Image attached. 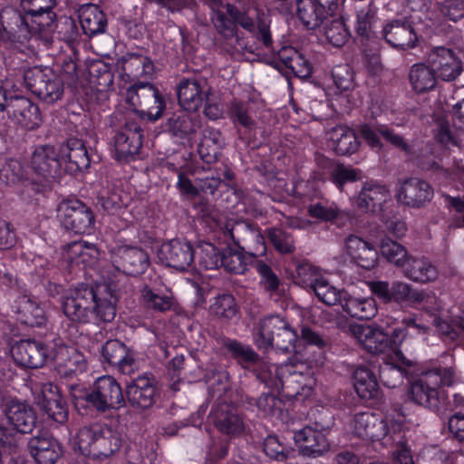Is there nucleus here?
Instances as JSON below:
<instances>
[{
  "label": "nucleus",
  "instance_id": "obj_1",
  "mask_svg": "<svg viewBox=\"0 0 464 464\" xmlns=\"http://www.w3.org/2000/svg\"><path fill=\"white\" fill-rule=\"evenodd\" d=\"M204 3L210 9V21L217 33L226 40L235 37V53H253L244 37L239 35L238 26L251 34L264 48L273 49L270 20L263 13L238 8L227 0H204Z\"/></svg>",
  "mask_w": 464,
  "mask_h": 464
},
{
  "label": "nucleus",
  "instance_id": "obj_2",
  "mask_svg": "<svg viewBox=\"0 0 464 464\" xmlns=\"http://www.w3.org/2000/svg\"><path fill=\"white\" fill-rule=\"evenodd\" d=\"M455 374L451 368H435L423 372L411 382L408 389L409 399L444 416L450 411L443 392L438 391L439 385L450 386L454 382Z\"/></svg>",
  "mask_w": 464,
  "mask_h": 464
},
{
  "label": "nucleus",
  "instance_id": "obj_3",
  "mask_svg": "<svg viewBox=\"0 0 464 464\" xmlns=\"http://www.w3.org/2000/svg\"><path fill=\"white\" fill-rule=\"evenodd\" d=\"M122 444L121 434L106 425L92 424L80 428L72 440L74 450L94 459H103L117 452Z\"/></svg>",
  "mask_w": 464,
  "mask_h": 464
},
{
  "label": "nucleus",
  "instance_id": "obj_4",
  "mask_svg": "<svg viewBox=\"0 0 464 464\" xmlns=\"http://www.w3.org/2000/svg\"><path fill=\"white\" fill-rule=\"evenodd\" d=\"M72 397L76 405L80 401H83L90 408L100 413L119 410L126 405L121 386L114 377L110 375L99 377L89 391L79 396L72 393Z\"/></svg>",
  "mask_w": 464,
  "mask_h": 464
},
{
  "label": "nucleus",
  "instance_id": "obj_5",
  "mask_svg": "<svg viewBox=\"0 0 464 464\" xmlns=\"http://www.w3.org/2000/svg\"><path fill=\"white\" fill-rule=\"evenodd\" d=\"M25 87L46 103H54L63 94V81L50 68L33 67L24 73Z\"/></svg>",
  "mask_w": 464,
  "mask_h": 464
},
{
  "label": "nucleus",
  "instance_id": "obj_6",
  "mask_svg": "<svg viewBox=\"0 0 464 464\" xmlns=\"http://www.w3.org/2000/svg\"><path fill=\"white\" fill-rule=\"evenodd\" d=\"M5 114L15 123L27 130H34L42 121L39 108L30 99L21 95L0 93V121Z\"/></svg>",
  "mask_w": 464,
  "mask_h": 464
},
{
  "label": "nucleus",
  "instance_id": "obj_7",
  "mask_svg": "<svg viewBox=\"0 0 464 464\" xmlns=\"http://www.w3.org/2000/svg\"><path fill=\"white\" fill-rule=\"evenodd\" d=\"M107 275L94 288L93 316L104 323L112 322L116 316V304L123 275L106 272Z\"/></svg>",
  "mask_w": 464,
  "mask_h": 464
},
{
  "label": "nucleus",
  "instance_id": "obj_8",
  "mask_svg": "<svg viewBox=\"0 0 464 464\" xmlns=\"http://www.w3.org/2000/svg\"><path fill=\"white\" fill-rule=\"evenodd\" d=\"M57 218L66 229L76 234H89L94 227L95 219L91 208L77 198H66L60 202Z\"/></svg>",
  "mask_w": 464,
  "mask_h": 464
},
{
  "label": "nucleus",
  "instance_id": "obj_9",
  "mask_svg": "<svg viewBox=\"0 0 464 464\" xmlns=\"http://www.w3.org/2000/svg\"><path fill=\"white\" fill-rule=\"evenodd\" d=\"M370 289L384 304L397 303L415 306L424 302L427 294L402 281H394L390 285L386 281H372Z\"/></svg>",
  "mask_w": 464,
  "mask_h": 464
},
{
  "label": "nucleus",
  "instance_id": "obj_10",
  "mask_svg": "<svg viewBox=\"0 0 464 464\" xmlns=\"http://www.w3.org/2000/svg\"><path fill=\"white\" fill-rule=\"evenodd\" d=\"M94 288L81 285L63 297L62 308L64 315L72 322L87 324L93 316Z\"/></svg>",
  "mask_w": 464,
  "mask_h": 464
},
{
  "label": "nucleus",
  "instance_id": "obj_11",
  "mask_svg": "<svg viewBox=\"0 0 464 464\" xmlns=\"http://www.w3.org/2000/svg\"><path fill=\"white\" fill-rule=\"evenodd\" d=\"M142 130L135 120L127 119L113 137L114 157L128 162L135 159L142 146Z\"/></svg>",
  "mask_w": 464,
  "mask_h": 464
},
{
  "label": "nucleus",
  "instance_id": "obj_12",
  "mask_svg": "<svg viewBox=\"0 0 464 464\" xmlns=\"http://www.w3.org/2000/svg\"><path fill=\"white\" fill-rule=\"evenodd\" d=\"M129 97L150 121H157L162 116L166 103L160 92L153 84L150 82L133 84L129 90Z\"/></svg>",
  "mask_w": 464,
  "mask_h": 464
},
{
  "label": "nucleus",
  "instance_id": "obj_13",
  "mask_svg": "<svg viewBox=\"0 0 464 464\" xmlns=\"http://www.w3.org/2000/svg\"><path fill=\"white\" fill-rule=\"evenodd\" d=\"M314 425H307L295 431L294 440L301 454L316 458L330 449V443L324 434L329 425L322 421H315Z\"/></svg>",
  "mask_w": 464,
  "mask_h": 464
},
{
  "label": "nucleus",
  "instance_id": "obj_14",
  "mask_svg": "<svg viewBox=\"0 0 464 464\" xmlns=\"http://www.w3.org/2000/svg\"><path fill=\"white\" fill-rule=\"evenodd\" d=\"M427 63L432 66L437 79L444 82L455 81L463 72L460 57L450 48L437 46L430 50Z\"/></svg>",
  "mask_w": 464,
  "mask_h": 464
},
{
  "label": "nucleus",
  "instance_id": "obj_15",
  "mask_svg": "<svg viewBox=\"0 0 464 464\" xmlns=\"http://www.w3.org/2000/svg\"><path fill=\"white\" fill-rule=\"evenodd\" d=\"M111 261L118 271L132 276L141 275L150 266L149 256L143 249L129 246L116 247Z\"/></svg>",
  "mask_w": 464,
  "mask_h": 464
},
{
  "label": "nucleus",
  "instance_id": "obj_16",
  "mask_svg": "<svg viewBox=\"0 0 464 464\" xmlns=\"http://www.w3.org/2000/svg\"><path fill=\"white\" fill-rule=\"evenodd\" d=\"M14 362L25 368H40L51 357L49 347L41 341L21 340L11 348Z\"/></svg>",
  "mask_w": 464,
  "mask_h": 464
},
{
  "label": "nucleus",
  "instance_id": "obj_17",
  "mask_svg": "<svg viewBox=\"0 0 464 464\" xmlns=\"http://www.w3.org/2000/svg\"><path fill=\"white\" fill-rule=\"evenodd\" d=\"M283 375L282 390L288 397L307 398L312 394L313 388L315 384L314 378L309 373H304L297 369V366L285 363L281 364V372Z\"/></svg>",
  "mask_w": 464,
  "mask_h": 464
},
{
  "label": "nucleus",
  "instance_id": "obj_18",
  "mask_svg": "<svg viewBox=\"0 0 464 464\" xmlns=\"http://www.w3.org/2000/svg\"><path fill=\"white\" fill-rule=\"evenodd\" d=\"M433 196L434 190L431 185L424 179L414 177L401 183L397 199L407 207L421 208L431 201Z\"/></svg>",
  "mask_w": 464,
  "mask_h": 464
},
{
  "label": "nucleus",
  "instance_id": "obj_19",
  "mask_svg": "<svg viewBox=\"0 0 464 464\" xmlns=\"http://www.w3.org/2000/svg\"><path fill=\"white\" fill-rule=\"evenodd\" d=\"M0 21L5 39L10 41H22L27 39L30 34L40 32L33 28L26 13L23 14L13 7H5L1 11Z\"/></svg>",
  "mask_w": 464,
  "mask_h": 464
},
{
  "label": "nucleus",
  "instance_id": "obj_20",
  "mask_svg": "<svg viewBox=\"0 0 464 464\" xmlns=\"http://www.w3.org/2000/svg\"><path fill=\"white\" fill-rule=\"evenodd\" d=\"M159 258L168 266L184 271L194 261V250L189 242L172 239L161 245Z\"/></svg>",
  "mask_w": 464,
  "mask_h": 464
},
{
  "label": "nucleus",
  "instance_id": "obj_21",
  "mask_svg": "<svg viewBox=\"0 0 464 464\" xmlns=\"http://www.w3.org/2000/svg\"><path fill=\"white\" fill-rule=\"evenodd\" d=\"M101 353L105 362L116 367L123 374L131 375L138 369L134 353L117 339L107 341L102 346Z\"/></svg>",
  "mask_w": 464,
  "mask_h": 464
},
{
  "label": "nucleus",
  "instance_id": "obj_22",
  "mask_svg": "<svg viewBox=\"0 0 464 464\" xmlns=\"http://www.w3.org/2000/svg\"><path fill=\"white\" fill-rule=\"evenodd\" d=\"M353 336L366 351L374 354H392L391 338L382 329L375 325H354L351 328Z\"/></svg>",
  "mask_w": 464,
  "mask_h": 464
},
{
  "label": "nucleus",
  "instance_id": "obj_23",
  "mask_svg": "<svg viewBox=\"0 0 464 464\" xmlns=\"http://www.w3.org/2000/svg\"><path fill=\"white\" fill-rule=\"evenodd\" d=\"M386 42L392 47L406 50L417 45L418 36L407 17L392 20L382 30Z\"/></svg>",
  "mask_w": 464,
  "mask_h": 464
},
{
  "label": "nucleus",
  "instance_id": "obj_24",
  "mask_svg": "<svg viewBox=\"0 0 464 464\" xmlns=\"http://www.w3.org/2000/svg\"><path fill=\"white\" fill-rule=\"evenodd\" d=\"M16 319L30 327H41L47 323L43 304L30 295H20L12 306Z\"/></svg>",
  "mask_w": 464,
  "mask_h": 464
},
{
  "label": "nucleus",
  "instance_id": "obj_25",
  "mask_svg": "<svg viewBox=\"0 0 464 464\" xmlns=\"http://www.w3.org/2000/svg\"><path fill=\"white\" fill-rule=\"evenodd\" d=\"M411 366L413 362L407 359L401 351H397L395 355L389 354L384 358L383 365L380 366V379L388 388H396L408 377V368Z\"/></svg>",
  "mask_w": 464,
  "mask_h": 464
},
{
  "label": "nucleus",
  "instance_id": "obj_26",
  "mask_svg": "<svg viewBox=\"0 0 464 464\" xmlns=\"http://www.w3.org/2000/svg\"><path fill=\"white\" fill-rule=\"evenodd\" d=\"M28 449L37 464H54L62 456V448L58 441L44 431L29 440Z\"/></svg>",
  "mask_w": 464,
  "mask_h": 464
},
{
  "label": "nucleus",
  "instance_id": "obj_27",
  "mask_svg": "<svg viewBox=\"0 0 464 464\" xmlns=\"http://www.w3.org/2000/svg\"><path fill=\"white\" fill-rule=\"evenodd\" d=\"M210 417L217 429L224 434L237 436L245 429L243 419L237 410L225 401L213 407Z\"/></svg>",
  "mask_w": 464,
  "mask_h": 464
},
{
  "label": "nucleus",
  "instance_id": "obj_28",
  "mask_svg": "<svg viewBox=\"0 0 464 464\" xmlns=\"http://www.w3.org/2000/svg\"><path fill=\"white\" fill-rule=\"evenodd\" d=\"M36 400V403L50 419L61 424L67 421L68 409L57 386L52 383L44 384L41 395Z\"/></svg>",
  "mask_w": 464,
  "mask_h": 464
},
{
  "label": "nucleus",
  "instance_id": "obj_29",
  "mask_svg": "<svg viewBox=\"0 0 464 464\" xmlns=\"http://www.w3.org/2000/svg\"><path fill=\"white\" fill-rule=\"evenodd\" d=\"M156 394L154 381L145 376L136 378L126 387L127 401L137 410L150 408L155 402Z\"/></svg>",
  "mask_w": 464,
  "mask_h": 464
},
{
  "label": "nucleus",
  "instance_id": "obj_30",
  "mask_svg": "<svg viewBox=\"0 0 464 464\" xmlns=\"http://www.w3.org/2000/svg\"><path fill=\"white\" fill-rule=\"evenodd\" d=\"M390 192L385 185L365 182L354 199L356 208L362 212H376L389 199Z\"/></svg>",
  "mask_w": 464,
  "mask_h": 464
},
{
  "label": "nucleus",
  "instance_id": "obj_31",
  "mask_svg": "<svg viewBox=\"0 0 464 464\" xmlns=\"http://www.w3.org/2000/svg\"><path fill=\"white\" fill-rule=\"evenodd\" d=\"M351 428L355 436L363 440H378L387 433L386 423L369 411L354 414Z\"/></svg>",
  "mask_w": 464,
  "mask_h": 464
},
{
  "label": "nucleus",
  "instance_id": "obj_32",
  "mask_svg": "<svg viewBox=\"0 0 464 464\" xmlns=\"http://www.w3.org/2000/svg\"><path fill=\"white\" fill-rule=\"evenodd\" d=\"M205 82L196 77L183 78L177 86L179 104L188 111H196L202 104Z\"/></svg>",
  "mask_w": 464,
  "mask_h": 464
},
{
  "label": "nucleus",
  "instance_id": "obj_33",
  "mask_svg": "<svg viewBox=\"0 0 464 464\" xmlns=\"http://www.w3.org/2000/svg\"><path fill=\"white\" fill-rule=\"evenodd\" d=\"M53 360L57 372L63 378H72L78 372H82L86 368L83 354L74 347H58L53 355Z\"/></svg>",
  "mask_w": 464,
  "mask_h": 464
},
{
  "label": "nucleus",
  "instance_id": "obj_34",
  "mask_svg": "<svg viewBox=\"0 0 464 464\" xmlns=\"http://www.w3.org/2000/svg\"><path fill=\"white\" fill-rule=\"evenodd\" d=\"M59 156L71 172L86 169L90 166L91 160L84 142L77 138L68 139L60 147Z\"/></svg>",
  "mask_w": 464,
  "mask_h": 464
},
{
  "label": "nucleus",
  "instance_id": "obj_35",
  "mask_svg": "<svg viewBox=\"0 0 464 464\" xmlns=\"http://www.w3.org/2000/svg\"><path fill=\"white\" fill-rule=\"evenodd\" d=\"M344 247L346 254L361 267L369 270L375 266L377 251L370 242L358 236L349 235L344 239Z\"/></svg>",
  "mask_w": 464,
  "mask_h": 464
},
{
  "label": "nucleus",
  "instance_id": "obj_36",
  "mask_svg": "<svg viewBox=\"0 0 464 464\" xmlns=\"http://www.w3.org/2000/svg\"><path fill=\"white\" fill-rule=\"evenodd\" d=\"M21 5L30 17L33 28L38 31L45 30L55 18L53 9L56 5V0H22Z\"/></svg>",
  "mask_w": 464,
  "mask_h": 464
},
{
  "label": "nucleus",
  "instance_id": "obj_37",
  "mask_svg": "<svg viewBox=\"0 0 464 464\" xmlns=\"http://www.w3.org/2000/svg\"><path fill=\"white\" fill-rule=\"evenodd\" d=\"M61 158L54 147L43 145L37 147L32 156V168L44 179L55 177L61 166Z\"/></svg>",
  "mask_w": 464,
  "mask_h": 464
},
{
  "label": "nucleus",
  "instance_id": "obj_38",
  "mask_svg": "<svg viewBox=\"0 0 464 464\" xmlns=\"http://www.w3.org/2000/svg\"><path fill=\"white\" fill-rule=\"evenodd\" d=\"M285 325L280 315H268L258 322L254 331V343L259 350L267 351L274 346L276 333Z\"/></svg>",
  "mask_w": 464,
  "mask_h": 464
},
{
  "label": "nucleus",
  "instance_id": "obj_39",
  "mask_svg": "<svg viewBox=\"0 0 464 464\" xmlns=\"http://www.w3.org/2000/svg\"><path fill=\"white\" fill-rule=\"evenodd\" d=\"M401 272L408 279L421 284L436 280L439 275L437 267L429 258L411 255Z\"/></svg>",
  "mask_w": 464,
  "mask_h": 464
},
{
  "label": "nucleus",
  "instance_id": "obj_40",
  "mask_svg": "<svg viewBox=\"0 0 464 464\" xmlns=\"http://www.w3.org/2000/svg\"><path fill=\"white\" fill-rule=\"evenodd\" d=\"M5 415L9 422L20 433H29L36 424V415L33 408L20 401L8 403L5 409Z\"/></svg>",
  "mask_w": 464,
  "mask_h": 464
},
{
  "label": "nucleus",
  "instance_id": "obj_41",
  "mask_svg": "<svg viewBox=\"0 0 464 464\" xmlns=\"http://www.w3.org/2000/svg\"><path fill=\"white\" fill-rule=\"evenodd\" d=\"M408 80L413 92L423 94L436 87L438 79L429 63L420 62L410 67Z\"/></svg>",
  "mask_w": 464,
  "mask_h": 464
},
{
  "label": "nucleus",
  "instance_id": "obj_42",
  "mask_svg": "<svg viewBox=\"0 0 464 464\" xmlns=\"http://www.w3.org/2000/svg\"><path fill=\"white\" fill-rule=\"evenodd\" d=\"M329 145L337 155L347 156L358 150L360 142L353 130L338 125L329 132Z\"/></svg>",
  "mask_w": 464,
  "mask_h": 464
},
{
  "label": "nucleus",
  "instance_id": "obj_43",
  "mask_svg": "<svg viewBox=\"0 0 464 464\" xmlns=\"http://www.w3.org/2000/svg\"><path fill=\"white\" fill-rule=\"evenodd\" d=\"M96 246L86 241H74L67 245L63 257L72 264L92 266L99 258Z\"/></svg>",
  "mask_w": 464,
  "mask_h": 464
},
{
  "label": "nucleus",
  "instance_id": "obj_44",
  "mask_svg": "<svg viewBox=\"0 0 464 464\" xmlns=\"http://www.w3.org/2000/svg\"><path fill=\"white\" fill-rule=\"evenodd\" d=\"M224 144V137L218 130L213 128L204 130L198 148L201 160L207 164L216 162Z\"/></svg>",
  "mask_w": 464,
  "mask_h": 464
},
{
  "label": "nucleus",
  "instance_id": "obj_45",
  "mask_svg": "<svg viewBox=\"0 0 464 464\" xmlns=\"http://www.w3.org/2000/svg\"><path fill=\"white\" fill-rule=\"evenodd\" d=\"M296 13L301 23L310 30L318 28L331 16L313 0H296Z\"/></svg>",
  "mask_w": 464,
  "mask_h": 464
},
{
  "label": "nucleus",
  "instance_id": "obj_46",
  "mask_svg": "<svg viewBox=\"0 0 464 464\" xmlns=\"http://www.w3.org/2000/svg\"><path fill=\"white\" fill-rule=\"evenodd\" d=\"M223 347L230 356L244 369L255 368L260 361V356L254 349L237 340L226 338L222 341Z\"/></svg>",
  "mask_w": 464,
  "mask_h": 464
},
{
  "label": "nucleus",
  "instance_id": "obj_47",
  "mask_svg": "<svg viewBox=\"0 0 464 464\" xmlns=\"http://www.w3.org/2000/svg\"><path fill=\"white\" fill-rule=\"evenodd\" d=\"M342 307L350 316L359 320H370L377 314L376 304L372 298L353 297L348 293Z\"/></svg>",
  "mask_w": 464,
  "mask_h": 464
},
{
  "label": "nucleus",
  "instance_id": "obj_48",
  "mask_svg": "<svg viewBox=\"0 0 464 464\" xmlns=\"http://www.w3.org/2000/svg\"><path fill=\"white\" fill-rule=\"evenodd\" d=\"M319 164L329 168V179L340 190L343 189L346 183L354 182L362 179V171L351 166L334 164L326 158L320 159Z\"/></svg>",
  "mask_w": 464,
  "mask_h": 464
},
{
  "label": "nucleus",
  "instance_id": "obj_49",
  "mask_svg": "<svg viewBox=\"0 0 464 464\" xmlns=\"http://www.w3.org/2000/svg\"><path fill=\"white\" fill-rule=\"evenodd\" d=\"M79 18L82 28L88 36H93L105 30V15L95 5L82 6L80 9Z\"/></svg>",
  "mask_w": 464,
  "mask_h": 464
},
{
  "label": "nucleus",
  "instance_id": "obj_50",
  "mask_svg": "<svg viewBox=\"0 0 464 464\" xmlns=\"http://www.w3.org/2000/svg\"><path fill=\"white\" fill-rule=\"evenodd\" d=\"M353 386L362 399H372L378 394V382L373 372L367 367H359L354 371Z\"/></svg>",
  "mask_w": 464,
  "mask_h": 464
},
{
  "label": "nucleus",
  "instance_id": "obj_51",
  "mask_svg": "<svg viewBox=\"0 0 464 464\" xmlns=\"http://www.w3.org/2000/svg\"><path fill=\"white\" fill-rule=\"evenodd\" d=\"M255 260L241 250L227 247L221 252L220 266L229 273L244 274L251 262Z\"/></svg>",
  "mask_w": 464,
  "mask_h": 464
},
{
  "label": "nucleus",
  "instance_id": "obj_52",
  "mask_svg": "<svg viewBox=\"0 0 464 464\" xmlns=\"http://www.w3.org/2000/svg\"><path fill=\"white\" fill-rule=\"evenodd\" d=\"M382 256L393 266L403 268L411 254L405 246L391 238H384L380 245Z\"/></svg>",
  "mask_w": 464,
  "mask_h": 464
},
{
  "label": "nucleus",
  "instance_id": "obj_53",
  "mask_svg": "<svg viewBox=\"0 0 464 464\" xmlns=\"http://www.w3.org/2000/svg\"><path fill=\"white\" fill-rule=\"evenodd\" d=\"M168 124L172 134L180 138L195 133L200 127V121L197 116L185 112L173 115L169 119Z\"/></svg>",
  "mask_w": 464,
  "mask_h": 464
},
{
  "label": "nucleus",
  "instance_id": "obj_54",
  "mask_svg": "<svg viewBox=\"0 0 464 464\" xmlns=\"http://www.w3.org/2000/svg\"><path fill=\"white\" fill-rule=\"evenodd\" d=\"M256 378L266 386L274 390H280L283 375L281 365L267 363L260 359L254 368Z\"/></svg>",
  "mask_w": 464,
  "mask_h": 464
},
{
  "label": "nucleus",
  "instance_id": "obj_55",
  "mask_svg": "<svg viewBox=\"0 0 464 464\" xmlns=\"http://www.w3.org/2000/svg\"><path fill=\"white\" fill-rule=\"evenodd\" d=\"M141 301L147 309L158 313L170 311L175 306V300L171 295H161L145 286L140 292Z\"/></svg>",
  "mask_w": 464,
  "mask_h": 464
},
{
  "label": "nucleus",
  "instance_id": "obj_56",
  "mask_svg": "<svg viewBox=\"0 0 464 464\" xmlns=\"http://www.w3.org/2000/svg\"><path fill=\"white\" fill-rule=\"evenodd\" d=\"M324 34L334 47L345 44L350 37V32L342 18H334L325 23Z\"/></svg>",
  "mask_w": 464,
  "mask_h": 464
},
{
  "label": "nucleus",
  "instance_id": "obj_57",
  "mask_svg": "<svg viewBox=\"0 0 464 464\" xmlns=\"http://www.w3.org/2000/svg\"><path fill=\"white\" fill-rule=\"evenodd\" d=\"M313 291L318 299L327 305H335L337 304L342 305L347 293L344 290L337 289L323 279L315 283Z\"/></svg>",
  "mask_w": 464,
  "mask_h": 464
},
{
  "label": "nucleus",
  "instance_id": "obj_58",
  "mask_svg": "<svg viewBox=\"0 0 464 464\" xmlns=\"http://www.w3.org/2000/svg\"><path fill=\"white\" fill-rule=\"evenodd\" d=\"M209 309L215 316L227 320L234 318L237 313L235 299L229 294L218 295Z\"/></svg>",
  "mask_w": 464,
  "mask_h": 464
},
{
  "label": "nucleus",
  "instance_id": "obj_59",
  "mask_svg": "<svg viewBox=\"0 0 464 464\" xmlns=\"http://www.w3.org/2000/svg\"><path fill=\"white\" fill-rule=\"evenodd\" d=\"M256 227L246 221H237L226 226L227 233L233 242L244 249L249 242Z\"/></svg>",
  "mask_w": 464,
  "mask_h": 464
},
{
  "label": "nucleus",
  "instance_id": "obj_60",
  "mask_svg": "<svg viewBox=\"0 0 464 464\" xmlns=\"http://www.w3.org/2000/svg\"><path fill=\"white\" fill-rule=\"evenodd\" d=\"M355 9L357 13L356 31L358 34L368 38L375 21V9L372 6L371 2L362 6H356Z\"/></svg>",
  "mask_w": 464,
  "mask_h": 464
},
{
  "label": "nucleus",
  "instance_id": "obj_61",
  "mask_svg": "<svg viewBox=\"0 0 464 464\" xmlns=\"http://www.w3.org/2000/svg\"><path fill=\"white\" fill-rule=\"evenodd\" d=\"M151 67V63L140 55H130L122 59V72L130 78L148 73Z\"/></svg>",
  "mask_w": 464,
  "mask_h": 464
},
{
  "label": "nucleus",
  "instance_id": "obj_62",
  "mask_svg": "<svg viewBox=\"0 0 464 464\" xmlns=\"http://www.w3.org/2000/svg\"><path fill=\"white\" fill-rule=\"evenodd\" d=\"M198 265L206 270H213L220 267L221 253L210 243L199 246Z\"/></svg>",
  "mask_w": 464,
  "mask_h": 464
},
{
  "label": "nucleus",
  "instance_id": "obj_63",
  "mask_svg": "<svg viewBox=\"0 0 464 464\" xmlns=\"http://www.w3.org/2000/svg\"><path fill=\"white\" fill-rule=\"evenodd\" d=\"M267 237L274 247L281 254H290L295 251L293 237L281 228L267 229Z\"/></svg>",
  "mask_w": 464,
  "mask_h": 464
},
{
  "label": "nucleus",
  "instance_id": "obj_64",
  "mask_svg": "<svg viewBox=\"0 0 464 464\" xmlns=\"http://www.w3.org/2000/svg\"><path fill=\"white\" fill-rule=\"evenodd\" d=\"M263 450L268 458L277 461L286 460L291 453L290 449L275 435H269L265 439Z\"/></svg>",
  "mask_w": 464,
  "mask_h": 464
}]
</instances>
